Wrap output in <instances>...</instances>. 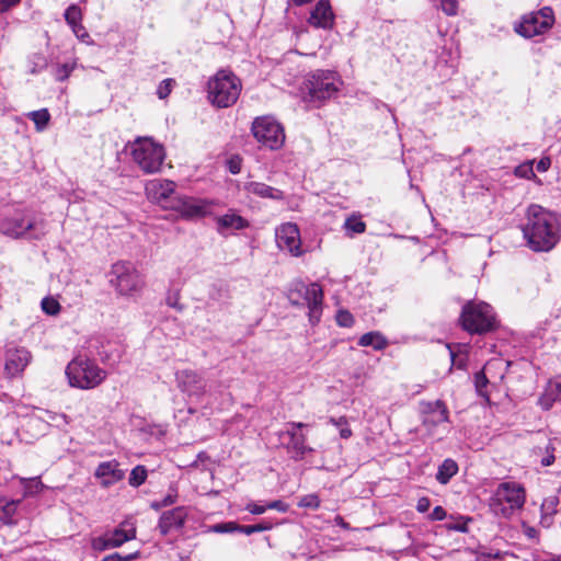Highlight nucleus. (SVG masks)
<instances>
[{
	"label": "nucleus",
	"instance_id": "nucleus-1",
	"mask_svg": "<svg viewBox=\"0 0 561 561\" xmlns=\"http://www.w3.org/2000/svg\"><path fill=\"white\" fill-rule=\"evenodd\" d=\"M522 231L529 249L548 252L558 243L561 227L556 214L534 204L527 209Z\"/></svg>",
	"mask_w": 561,
	"mask_h": 561
},
{
	"label": "nucleus",
	"instance_id": "nucleus-2",
	"mask_svg": "<svg viewBox=\"0 0 561 561\" xmlns=\"http://www.w3.org/2000/svg\"><path fill=\"white\" fill-rule=\"evenodd\" d=\"M0 233L11 239H39L45 234V226L31 210L14 207L0 214Z\"/></svg>",
	"mask_w": 561,
	"mask_h": 561
},
{
	"label": "nucleus",
	"instance_id": "nucleus-3",
	"mask_svg": "<svg viewBox=\"0 0 561 561\" xmlns=\"http://www.w3.org/2000/svg\"><path fill=\"white\" fill-rule=\"evenodd\" d=\"M341 85L342 81L335 71L322 69L312 71L306 76L302 83L304 101L319 107L325 101L334 98Z\"/></svg>",
	"mask_w": 561,
	"mask_h": 561
},
{
	"label": "nucleus",
	"instance_id": "nucleus-4",
	"mask_svg": "<svg viewBox=\"0 0 561 561\" xmlns=\"http://www.w3.org/2000/svg\"><path fill=\"white\" fill-rule=\"evenodd\" d=\"M241 89V81L234 73L219 70L208 80V100L219 108L229 107L238 101Z\"/></svg>",
	"mask_w": 561,
	"mask_h": 561
},
{
	"label": "nucleus",
	"instance_id": "nucleus-5",
	"mask_svg": "<svg viewBox=\"0 0 561 561\" xmlns=\"http://www.w3.org/2000/svg\"><path fill=\"white\" fill-rule=\"evenodd\" d=\"M526 502L525 488L517 482H502L490 499L491 511L500 517L511 518Z\"/></svg>",
	"mask_w": 561,
	"mask_h": 561
},
{
	"label": "nucleus",
	"instance_id": "nucleus-6",
	"mask_svg": "<svg viewBox=\"0 0 561 561\" xmlns=\"http://www.w3.org/2000/svg\"><path fill=\"white\" fill-rule=\"evenodd\" d=\"M460 322L470 334H483L496 327L493 308L483 301H469L462 307Z\"/></svg>",
	"mask_w": 561,
	"mask_h": 561
},
{
	"label": "nucleus",
	"instance_id": "nucleus-7",
	"mask_svg": "<svg viewBox=\"0 0 561 561\" xmlns=\"http://www.w3.org/2000/svg\"><path fill=\"white\" fill-rule=\"evenodd\" d=\"M66 376L71 387L92 389L105 379L106 373L93 360L78 356L68 364Z\"/></svg>",
	"mask_w": 561,
	"mask_h": 561
},
{
	"label": "nucleus",
	"instance_id": "nucleus-8",
	"mask_svg": "<svg viewBox=\"0 0 561 561\" xmlns=\"http://www.w3.org/2000/svg\"><path fill=\"white\" fill-rule=\"evenodd\" d=\"M288 298L293 305H306L308 307V316L311 324H316L320 321L323 290L319 284L296 282L289 290Z\"/></svg>",
	"mask_w": 561,
	"mask_h": 561
},
{
	"label": "nucleus",
	"instance_id": "nucleus-9",
	"mask_svg": "<svg viewBox=\"0 0 561 561\" xmlns=\"http://www.w3.org/2000/svg\"><path fill=\"white\" fill-rule=\"evenodd\" d=\"M130 148L134 162L145 173H154L160 170L165 156L161 145L150 138H138Z\"/></svg>",
	"mask_w": 561,
	"mask_h": 561
},
{
	"label": "nucleus",
	"instance_id": "nucleus-10",
	"mask_svg": "<svg viewBox=\"0 0 561 561\" xmlns=\"http://www.w3.org/2000/svg\"><path fill=\"white\" fill-rule=\"evenodd\" d=\"M251 131L257 142L271 150H277L284 145V129L271 116L256 117L252 123Z\"/></svg>",
	"mask_w": 561,
	"mask_h": 561
},
{
	"label": "nucleus",
	"instance_id": "nucleus-11",
	"mask_svg": "<svg viewBox=\"0 0 561 561\" xmlns=\"http://www.w3.org/2000/svg\"><path fill=\"white\" fill-rule=\"evenodd\" d=\"M111 284L124 296H131L142 287V279L134 265L128 262L113 264Z\"/></svg>",
	"mask_w": 561,
	"mask_h": 561
},
{
	"label": "nucleus",
	"instance_id": "nucleus-12",
	"mask_svg": "<svg viewBox=\"0 0 561 561\" xmlns=\"http://www.w3.org/2000/svg\"><path fill=\"white\" fill-rule=\"evenodd\" d=\"M553 24V11L550 7H545L536 12L525 15L515 30L522 36L531 38L546 33Z\"/></svg>",
	"mask_w": 561,
	"mask_h": 561
},
{
	"label": "nucleus",
	"instance_id": "nucleus-13",
	"mask_svg": "<svg viewBox=\"0 0 561 561\" xmlns=\"http://www.w3.org/2000/svg\"><path fill=\"white\" fill-rule=\"evenodd\" d=\"M136 528L127 523L121 524L113 530L91 539V548L96 552L118 548L125 542L135 539Z\"/></svg>",
	"mask_w": 561,
	"mask_h": 561
},
{
	"label": "nucleus",
	"instance_id": "nucleus-14",
	"mask_svg": "<svg viewBox=\"0 0 561 561\" xmlns=\"http://www.w3.org/2000/svg\"><path fill=\"white\" fill-rule=\"evenodd\" d=\"M213 203L207 199L176 194L169 209L176 211L181 218L191 220L203 218L210 214Z\"/></svg>",
	"mask_w": 561,
	"mask_h": 561
},
{
	"label": "nucleus",
	"instance_id": "nucleus-15",
	"mask_svg": "<svg viewBox=\"0 0 561 561\" xmlns=\"http://www.w3.org/2000/svg\"><path fill=\"white\" fill-rule=\"evenodd\" d=\"M175 183L164 179H153L147 182L145 186L148 199L154 204L160 205L164 209H169L175 198Z\"/></svg>",
	"mask_w": 561,
	"mask_h": 561
},
{
	"label": "nucleus",
	"instance_id": "nucleus-16",
	"mask_svg": "<svg viewBox=\"0 0 561 561\" xmlns=\"http://www.w3.org/2000/svg\"><path fill=\"white\" fill-rule=\"evenodd\" d=\"M275 239L280 251H287L293 256L302 255L300 231L296 224L280 225L275 231Z\"/></svg>",
	"mask_w": 561,
	"mask_h": 561
},
{
	"label": "nucleus",
	"instance_id": "nucleus-17",
	"mask_svg": "<svg viewBox=\"0 0 561 561\" xmlns=\"http://www.w3.org/2000/svg\"><path fill=\"white\" fill-rule=\"evenodd\" d=\"M178 387L190 397L201 398L206 392V380L192 369H183L175 374Z\"/></svg>",
	"mask_w": 561,
	"mask_h": 561
},
{
	"label": "nucleus",
	"instance_id": "nucleus-18",
	"mask_svg": "<svg viewBox=\"0 0 561 561\" xmlns=\"http://www.w3.org/2000/svg\"><path fill=\"white\" fill-rule=\"evenodd\" d=\"M32 360V354L25 347L8 348L4 357V374L14 378L24 371Z\"/></svg>",
	"mask_w": 561,
	"mask_h": 561
},
{
	"label": "nucleus",
	"instance_id": "nucleus-19",
	"mask_svg": "<svg viewBox=\"0 0 561 561\" xmlns=\"http://www.w3.org/2000/svg\"><path fill=\"white\" fill-rule=\"evenodd\" d=\"M89 348L95 352V354L107 364L117 363L123 355V350L118 342L107 340L103 336L91 339L89 341Z\"/></svg>",
	"mask_w": 561,
	"mask_h": 561
},
{
	"label": "nucleus",
	"instance_id": "nucleus-20",
	"mask_svg": "<svg viewBox=\"0 0 561 561\" xmlns=\"http://www.w3.org/2000/svg\"><path fill=\"white\" fill-rule=\"evenodd\" d=\"M94 477L100 481L102 488H110L125 478V471L119 468V462L115 459L103 461L98 465Z\"/></svg>",
	"mask_w": 561,
	"mask_h": 561
},
{
	"label": "nucleus",
	"instance_id": "nucleus-21",
	"mask_svg": "<svg viewBox=\"0 0 561 561\" xmlns=\"http://www.w3.org/2000/svg\"><path fill=\"white\" fill-rule=\"evenodd\" d=\"M335 15L329 0H320L310 13L308 23L317 28L331 30Z\"/></svg>",
	"mask_w": 561,
	"mask_h": 561
},
{
	"label": "nucleus",
	"instance_id": "nucleus-22",
	"mask_svg": "<svg viewBox=\"0 0 561 561\" xmlns=\"http://www.w3.org/2000/svg\"><path fill=\"white\" fill-rule=\"evenodd\" d=\"M186 516L187 512L183 506L167 511L160 516L158 529L161 535H167L171 529H179L184 525Z\"/></svg>",
	"mask_w": 561,
	"mask_h": 561
},
{
	"label": "nucleus",
	"instance_id": "nucleus-23",
	"mask_svg": "<svg viewBox=\"0 0 561 561\" xmlns=\"http://www.w3.org/2000/svg\"><path fill=\"white\" fill-rule=\"evenodd\" d=\"M424 412L426 414L424 417V424H432L436 426L448 421V409L440 400L426 403Z\"/></svg>",
	"mask_w": 561,
	"mask_h": 561
},
{
	"label": "nucleus",
	"instance_id": "nucleus-24",
	"mask_svg": "<svg viewBox=\"0 0 561 561\" xmlns=\"http://www.w3.org/2000/svg\"><path fill=\"white\" fill-rule=\"evenodd\" d=\"M559 400H561V376L549 380L545 392L539 397L538 404L547 411Z\"/></svg>",
	"mask_w": 561,
	"mask_h": 561
},
{
	"label": "nucleus",
	"instance_id": "nucleus-25",
	"mask_svg": "<svg viewBox=\"0 0 561 561\" xmlns=\"http://www.w3.org/2000/svg\"><path fill=\"white\" fill-rule=\"evenodd\" d=\"M286 433L290 437L287 444V450L291 454L294 459H302L307 453L312 451V449L306 445V436L304 434H297L295 431L289 430H287Z\"/></svg>",
	"mask_w": 561,
	"mask_h": 561
},
{
	"label": "nucleus",
	"instance_id": "nucleus-26",
	"mask_svg": "<svg viewBox=\"0 0 561 561\" xmlns=\"http://www.w3.org/2000/svg\"><path fill=\"white\" fill-rule=\"evenodd\" d=\"M244 191L249 194L263 198L282 199L284 194L280 190L261 182H249L244 185Z\"/></svg>",
	"mask_w": 561,
	"mask_h": 561
},
{
	"label": "nucleus",
	"instance_id": "nucleus-27",
	"mask_svg": "<svg viewBox=\"0 0 561 561\" xmlns=\"http://www.w3.org/2000/svg\"><path fill=\"white\" fill-rule=\"evenodd\" d=\"M218 231L224 233L225 230H242L249 226L247 219L237 214H226L217 218Z\"/></svg>",
	"mask_w": 561,
	"mask_h": 561
},
{
	"label": "nucleus",
	"instance_id": "nucleus-28",
	"mask_svg": "<svg viewBox=\"0 0 561 561\" xmlns=\"http://www.w3.org/2000/svg\"><path fill=\"white\" fill-rule=\"evenodd\" d=\"M20 500H8L5 497L0 499V520L4 524H15L14 516L20 505Z\"/></svg>",
	"mask_w": 561,
	"mask_h": 561
},
{
	"label": "nucleus",
	"instance_id": "nucleus-29",
	"mask_svg": "<svg viewBox=\"0 0 561 561\" xmlns=\"http://www.w3.org/2000/svg\"><path fill=\"white\" fill-rule=\"evenodd\" d=\"M359 346H371L376 351H381L387 347V339L378 331H371L363 334L358 340Z\"/></svg>",
	"mask_w": 561,
	"mask_h": 561
},
{
	"label": "nucleus",
	"instance_id": "nucleus-30",
	"mask_svg": "<svg viewBox=\"0 0 561 561\" xmlns=\"http://www.w3.org/2000/svg\"><path fill=\"white\" fill-rule=\"evenodd\" d=\"M458 472V465L454 459L447 458L438 467L436 480L442 484H447Z\"/></svg>",
	"mask_w": 561,
	"mask_h": 561
},
{
	"label": "nucleus",
	"instance_id": "nucleus-31",
	"mask_svg": "<svg viewBox=\"0 0 561 561\" xmlns=\"http://www.w3.org/2000/svg\"><path fill=\"white\" fill-rule=\"evenodd\" d=\"M559 500L557 496L546 497L540 506L541 520L540 523L549 527L552 523V516L557 513Z\"/></svg>",
	"mask_w": 561,
	"mask_h": 561
},
{
	"label": "nucleus",
	"instance_id": "nucleus-32",
	"mask_svg": "<svg viewBox=\"0 0 561 561\" xmlns=\"http://www.w3.org/2000/svg\"><path fill=\"white\" fill-rule=\"evenodd\" d=\"M21 484L24 488L25 496H34L41 492H43L48 486L45 485L38 477L35 478H22Z\"/></svg>",
	"mask_w": 561,
	"mask_h": 561
},
{
	"label": "nucleus",
	"instance_id": "nucleus-33",
	"mask_svg": "<svg viewBox=\"0 0 561 561\" xmlns=\"http://www.w3.org/2000/svg\"><path fill=\"white\" fill-rule=\"evenodd\" d=\"M27 117L35 124L37 131L45 130L50 121V114L47 108L30 112Z\"/></svg>",
	"mask_w": 561,
	"mask_h": 561
},
{
	"label": "nucleus",
	"instance_id": "nucleus-34",
	"mask_svg": "<svg viewBox=\"0 0 561 561\" xmlns=\"http://www.w3.org/2000/svg\"><path fill=\"white\" fill-rule=\"evenodd\" d=\"M178 500V489L171 485L168 490V493L161 499L156 500L150 503V507L154 511H159L163 507L173 505Z\"/></svg>",
	"mask_w": 561,
	"mask_h": 561
},
{
	"label": "nucleus",
	"instance_id": "nucleus-35",
	"mask_svg": "<svg viewBox=\"0 0 561 561\" xmlns=\"http://www.w3.org/2000/svg\"><path fill=\"white\" fill-rule=\"evenodd\" d=\"M48 65L47 58L39 53L32 54L28 57V71L33 75L43 71Z\"/></svg>",
	"mask_w": 561,
	"mask_h": 561
},
{
	"label": "nucleus",
	"instance_id": "nucleus-36",
	"mask_svg": "<svg viewBox=\"0 0 561 561\" xmlns=\"http://www.w3.org/2000/svg\"><path fill=\"white\" fill-rule=\"evenodd\" d=\"M344 228L351 237L354 234L363 233L366 229V224L359 218L352 216L344 222Z\"/></svg>",
	"mask_w": 561,
	"mask_h": 561
},
{
	"label": "nucleus",
	"instance_id": "nucleus-37",
	"mask_svg": "<svg viewBox=\"0 0 561 561\" xmlns=\"http://www.w3.org/2000/svg\"><path fill=\"white\" fill-rule=\"evenodd\" d=\"M146 479H147V469L145 466L139 465V466H136L131 470V472L129 474L128 483L134 488H138L145 483Z\"/></svg>",
	"mask_w": 561,
	"mask_h": 561
},
{
	"label": "nucleus",
	"instance_id": "nucleus-38",
	"mask_svg": "<svg viewBox=\"0 0 561 561\" xmlns=\"http://www.w3.org/2000/svg\"><path fill=\"white\" fill-rule=\"evenodd\" d=\"M272 527L273 524L271 522L262 520L254 525H239L238 531L249 536L254 533L270 530Z\"/></svg>",
	"mask_w": 561,
	"mask_h": 561
},
{
	"label": "nucleus",
	"instance_id": "nucleus-39",
	"mask_svg": "<svg viewBox=\"0 0 561 561\" xmlns=\"http://www.w3.org/2000/svg\"><path fill=\"white\" fill-rule=\"evenodd\" d=\"M76 66V61L57 65L54 69L55 79L57 81L67 80L71 72L75 70Z\"/></svg>",
	"mask_w": 561,
	"mask_h": 561
},
{
	"label": "nucleus",
	"instance_id": "nucleus-40",
	"mask_svg": "<svg viewBox=\"0 0 561 561\" xmlns=\"http://www.w3.org/2000/svg\"><path fill=\"white\" fill-rule=\"evenodd\" d=\"M41 307L42 310L48 316H57L61 309L59 301L51 296L43 298Z\"/></svg>",
	"mask_w": 561,
	"mask_h": 561
},
{
	"label": "nucleus",
	"instance_id": "nucleus-41",
	"mask_svg": "<svg viewBox=\"0 0 561 561\" xmlns=\"http://www.w3.org/2000/svg\"><path fill=\"white\" fill-rule=\"evenodd\" d=\"M65 20L70 27L76 24L81 23V21H82L81 9L77 4H71L70 7L67 8V10L65 12Z\"/></svg>",
	"mask_w": 561,
	"mask_h": 561
},
{
	"label": "nucleus",
	"instance_id": "nucleus-42",
	"mask_svg": "<svg viewBox=\"0 0 561 561\" xmlns=\"http://www.w3.org/2000/svg\"><path fill=\"white\" fill-rule=\"evenodd\" d=\"M239 525L234 522L219 523L208 527L209 533L227 534L238 531Z\"/></svg>",
	"mask_w": 561,
	"mask_h": 561
},
{
	"label": "nucleus",
	"instance_id": "nucleus-43",
	"mask_svg": "<svg viewBox=\"0 0 561 561\" xmlns=\"http://www.w3.org/2000/svg\"><path fill=\"white\" fill-rule=\"evenodd\" d=\"M298 506L305 507V508L317 510L320 506L319 496L314 493L306 494L299 499Z\"/></svg>",
	"mask_w": 561,
	"mask_h": 561
},
{
	"label": "nucleus",
	"instance_id": "nucleus-44",
	"mask_svg": "<svg viewBox=\"0 0 561 561\" xmlns=\"http://www.w3.org/2000/svg\"><path fill=\"white\" fill-rule=\"evenodd\" d=\"M335 319L337 325L342 328H351L355 322L353 314L347 310H339Z\"/></svg>",
	"mask_w": 561,
	"mask_h": 561
},
{
	"label": "nucleus",
	"instance_id": "nucleus-45",
	"mask_svg": "<svg viewBox=\"0 0 561 561\" xmlns=\"http://www.w3.org/2000/svg\"><path fill=\"white\" fill-rule=\"evenodd\" d=\"M488 383H489V380H488L484 371H478L474 375V386H476V390L479 396L486 397L485 389H486Z\"/></svg>",
	"mask_w": 561,
	"mask_h": 561
},
{
	"label": "nucleus",
	"instance_id": "nucleus-46",
	"mask_svg": "<svg viewBox=\"0 0 561 561\" xmlns=\"http://www.w3.org/2000/svg\"><path fill=\"white\" fill-rule=\"evenodd\" d=\"M515 174L517 176L524 178V179H531L533 176H535V173H534V161H529V162H526V163H523V164L518 165L515 169Z\"/></svg>",
	"mask_w": 561,
	"mask_h": 561
},
{
	"label": "nucleus",
	"instance_id": "nucleus-47",
	"mask_svg": "<svg viewBox=\"0 0 561 561\" xmlns=\"http://www.w3.org/2000/svg\"><path fill=\"white\" fill-rule=\"evenodd\" d=\"M139 557V552L135 551L128 554H121L118 552L111 553L102 559V561H133Z\"/></svg>",
	"mask_w": 561,
	"mask_h": 561
},
{
	"label": "nucleus",
	"instance_id": "nucleus-48",
	"mask_svg": "<svg viewBox=\"0 0 561 561\" xmlns=\"http://www.w3.org/2000/svg\"><path fill=\"white\" fill-rule=\"evenodd\" d=\"M330 423L336 426H341L340 436L342 438L346 439L352 436V430L347 426V421L345 417H340L339 420L330 419Z\"/></svg>",
	"mask_w": 561,
	"mask_h": 561
},
{
	"label": "nucleus",
	"instance_id": "nucleus-49",
	"mask_svg": "<svg viewBox=\"0 0 561 561\" xmlns=\"http://www.w3.org/2000/svg\"><path fill=\"white\" fill-rule=\"evenodd\" d=\"M440 8L447 15H456L458 11V0H440Z\"/></svg>",
	"mask_w": 561,
	"mask_h": 561
},
{
	"label": "nucleus",
	"instance_id": "nucleus-50",
	"mask_svg": "<svg viewBox=\"0 0 561 561\" xmlns=\"http://www.w3.org/2000/svg\"><path fill=\"white\" fill-rule=\"evenodd\" d=\"M172 82H173L172 79H164L163 81L160 82V84L157 89V94H158L159 99H164L170 94Z\"/></svg>",
	"mask_w": 561,
	"mask_h": 561
},
{
	"label": "nucleus",
	"instance_id": "nucleus-51",
	"mask_svg": "<svg viewBox=\"0 0 561 561\" xmlns=\"http://www.w3.org/2000/svg\"><path fill=\"white\" fill-rule=\"evenodd\" d=\"M71 30H72L73 34L77 36V38H79L81 41H85L87 38H89V34H88L85 27L82 25V23L71 26Z\"/></svg>",
	"mask_w": 561,
	"mask_h": 561
},
{
	"label": "nucleus",
	"instance_id": "nucleus-52",
	"mask_svg": "<svg viewBox=\"0 0 561 561\" xmlns=\"http://www.w3.org/2000/svg\"><path fill=\"white\" fill-rule=\"evenodd\" d=\"M228 169L230 173L238 174L241 171V159L239 157L231 158L228 161Z\"/></svg>",
	"mask_w": 561,
	"mask_h": 561
},
{
	"label": "nucleus",
	"instance_id": "nucleus-53",
	"mask_svg": "<svg viewBox=\"0 0 561 561\" xmlns=\"http://www.w3.org/2000/svg\"><path fill=\"white\" fill-rule=\"evenodd\" d=\"M245 508L254 515H261L267 511L266 505H260L256 503H249Z\"/></svg>",
	"mask_w": 561,
	"mask_h": 561
},
{
	"label": "nucleus",
	"instance_id": "nucleus-54",
	"mask_svg": "<svg viewBox=\"0 0 561 561\" xmlns=\"http://www.w3.org/2000/svg\"><path fill=\"white\" fill-rule=\"evenodd\" d=\"M446 517V511L442 506H436L430 514L432 520H443Z\"/></svg>",
	"mask_w": 561,
	"mask_h": 561
},
{
	"label": "nucleus",
	"instance_id": "nucleus-55",
	"mask_svg": "<svg viewBox=\"0 0 561 561\" xmlns=\"http://www.w3.org/2000/svg\"><path fill=\"white\" fill-rule=\"evenodd\" d=\"M430 506H431L430 499L426 496H423V497L419 499L417 504H416V510L420 513H425L428 511Z\"/></svg>",
	"mask_w": 561,
	"mask_h": 561
},
{
	"label": "nucleus",
	"instance_id": "nucleus-56",
	"mask_svg": "<svg viewBox=\"0 0 561 561\" xmlns=\"http://www.w3.org/2000/svg\"><path fill=\"white\" fill-rule=\"evenodd\" d=\"M551 165V159L549 157L541 158L536 165L538 172H546Z\"/></svg>",
	"mask_w": 561,
	"mask_h": 561
},
{
	"label": "nucleus",
	"instance_id": "nucleus-57",
	"mask_svg": "<svg viewBox=\"0 0 561 561\" xmlns=\"http://www.w3.org/2000/svg\"><path fill=\"white\" fill-rule=\"evenodd\" d=\"M267 510H277L279 512H286L287 505L282 501H272L266 504Z\"/></svg>",
	"mask_w": 561,
	"mask_h": 561
},
{
	"label": "nucleus",
	"instance_id": "nucleus-58",
	"mask_svg": "<svg viewBox=\"0 0 561 561\" xmlns=\"http://www.w3.org/2000/svg\"><path fill=\"white\" fill-rule=\"evenodd\" d=\"M20 0H0V12H5L16 5Z\"/></svg>",
	"mask_w": 561,
	"mask_h": 561
},
{
	"label": "nucleus",
	"instance_id": "nucleus-59",
	"mask_svg": "<svg viewBox=\"0 0 561 561\" xmlns=\"http://www.w3.org/2000/svg\"><path fill=\"white\" fill-rule=\"evenodd\" d=\"M524 534L529 539H538L539 536V531L535 527L527 525H524Z\"/></svg>",
	"mask_w": 561,
	"mask_h": 561
},
{
	"label": "nucleus",
	"instance_id": "nucleus-60",
	"mask_svg": "<svg viewBox=\"0 0 561 561\" xmlns=\"http://www.w3.org/2000/svg\"><path fill=\"white\" fill-rule=\"evenodd\" d=\"M167 305L172 307V308H175V309H178L180 311L183 309L182 306L179 305L176 296H169L167 298Z\"/></svg>",
	"mask_w": 561,
	"mask_h": 561
},
{
	"label": "nucleus",
	"instance_id": "nucleus-61",
	"mask_svg": "<svg viewBox=\"0 0 561 561\" xmlns=\"http://www.w3.org/2000/svg\"><path fill=\"white\" fill-rule=\"evenodd\" d=\"M554 462V456L553 454H550L541 459V465L543 467L551 466Z\"/></svg>",
	"mask_w": 561,
	"mask_h": 561
},
{
	"label": "nucleus",
	"instance_id": "nucleus-62",
	"mask_svg": "<svg viewBox=\"0 0 561 561\" xmlns=\"http://www.w3.org/2000/svg\"><path fill=\"white\" fill-rule=\"evenodd\" d=\"M289 426H290V428H288L289 431H295V430H300V428L305 427L306 424L301 423V422H291V423H289Z\"/></svg>",
	"mask_w": 561,
	"mask_h": 561
},
{
	"label": "nucleus",
	"instance_id": "nucleus-63",
	"mask_svg": "<svg viewBox=\"0 0 561 561\" xmlns=\"http://www.w3.org/2000/svg\"><path fill=\"white\" fill-rule=\"evenodd\" d=\"M492 557H494V558H500V553L497 552V553H495L494 556H492V554H482V556L480 557V561H488V560H489L490 558H492Z\"/></svg>",
	"mask_w": 561,
	"mask_h": 561
},
{
	"label": "nucleus",
	"instance_id": "nucleus-64",
	"mask_svg": "<svg viewBox=\"0 0 561 561\" xmlns=\"http://www.w3.org/2000/svg\"><path fill=\"white\" fill-rule=\"evenodd\" d=\"M341 525L345 528L347 527V525L344 522H342Z\"/></svg>",
	"mask_w": 561,
	"mask_h": 561
}]
</instances>
